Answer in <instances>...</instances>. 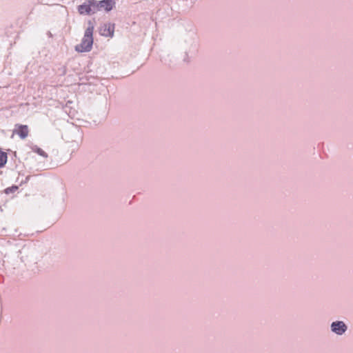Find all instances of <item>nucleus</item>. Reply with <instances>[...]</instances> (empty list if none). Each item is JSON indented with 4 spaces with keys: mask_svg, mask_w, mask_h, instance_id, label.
<instances>
[{
    "mask_svg": "<svg viewBox=\"0 0 353 353\" xmlns=\"http://www.w3.org/2000/svg\"><path fill=\"white\" fill-rule=\"evenodd\" d=\"M94 23L89 21L88 27L85 29L83 37L80 44L75 46V50L79 52H90L93 44Z\"/></svg>",
    "mask_w": 353,
    "mask_h": 353,
    "instance_id": "1",
    "label": "nucleus"
},
{
    "mask_svg": "<svg viewBox=\"0 0 353 353\" xmlns=\"http://www.w3.org/2000/svg\"><path fill=\"white\" fill-rule=\"evenodd\" d=\"M95 0H88L78 7V11L81 14H90L97 12L95 7Z\"/></svg>",
    "mask_w": 353,
    "mask_h": 353,
    "instance_id": "2",
    "label": "nucleus"
},
{
    "mask_svg": "<svg viewBox=\"0 0 353 353\" xmlns=\"http://www.w3.org/2000/svg\"><path fill=\"white\" fill-rule=\"evenodd\" d=\"M114 5V2L112 0L95 1V7H97V12L103 10L108 12L112 9Z\"/></svg>",
    "mask_w": 353,
    "mask_h": 353,
    "instance_id": "3",
    "label": "nucleus"
},
{
    "mask_svg": "<svg viewBox=\"0 0 353 353\" xmlns=\"http://www.w3.org/2000/svg\"><path fill=\"white\" fill-rule=\"evenodd\" d=\"M114 26L111 23H105L99 28L101 35L112 37L114 35Z\"/></svg>",
    "mask_w": 353,
    "mask_h": 353,
    "instance_id": "4",
    "label": "nucleus"
},
{
    "mask_svg": "<svg viewBox=\"0 0 353 353\" xmlns=\"http://www.w3.org/2000/svg\"><path fill=\"white\" fill-rule=\"evenodd\" d=\"M332 330L337 334H342L346 330V325L342 321L334 322L332 324Z\"/></svg>",
    "mask_w": 353,
    "mask_h": 353,
    "instance_id": "5",
    "label": "nucleus"
},
{
    "mask_svg": "<svg viewBox=\"0 0 353 353\" xmlns=\"http://www.w3.org/2000/svg\"><path fill=\"white\" fill-rule=\"evenodd\" d=\"M15 132L21 139H24L28 136V127L26 125H17Z\"/></svg>",
    "mask_w": 353,
    "mask_h": 353,
    "instance_id": "6",
    "label": "nucleus"
},
{
    "mask_svg": "<svg viewBox=\"0 0 353 353\" xmlns=\"http://www.w3.org/2000/svg\"><path fill=\"white\" fill-rule=\"evenodd\" d=\"M7 153L0 150V168L4 166L7 162Z\"/></svg>",
    "mask_w": 353,
    "mask_h": 353,
    "instance_id": "7",
    "label": "nucleus"
},
{
    "mask_svg": "<svg viewBox=\"0 0 353 353\" xmlns=\"http://www.w3.org/2000/svg\"><path fill=\"white\" fill-rule=\"evenodd\" d=\"M17 188H18L17 186H14V187H12L11 188H7V189L5 190V192L6 194H8L9 192H10L12 191H14V190H17Z\"/></svg>",
    "mask_w": 353,
    "mask_h": 353,
    "instance_id": "8",
    "label": "nucleus"
},
{
    "mask_svg": "<svg viewBox=\"0 0 353 353\" xmlns=\"http://www.w3.org/2000/svg\"><path fill=\"white\" fill-rule=\"evenodd\" d=\"M37 152L42 156H46L45 152L41 149H38Z\"/></svg>",
    "mask_w": 353,
    "mask_h": 353,
    "instance_id": "9",
    "label": "nucleus"
}]
</instances>
